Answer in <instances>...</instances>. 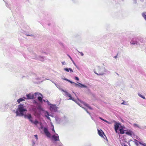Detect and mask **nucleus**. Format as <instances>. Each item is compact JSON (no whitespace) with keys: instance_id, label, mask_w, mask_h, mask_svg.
<instances>
[{"instance_id":"nucleus-1","label":"nucleus","mask_w":146,"mask_h":146,"mask_svg":"<svg viewBox=\"0 0 146 146\" xmlns=\"http://www.w3.org/2000/svg\"><path fill=\"white\" fill-rule=\"evenodd\" d=\"M25 111H27V110L24 108V105L20 104L18 105L16 113L17 115L23 116L24 115L23 112Z\"/></svg>"},{"instance_id":"nucleus-2","label":"nucleus","mask_w":146,"mask_h":146,"mask_svg":"<svg viewBox=\"0 0 146 146\" xmlns=\"http://www.w3.org/2000/svg\"><path fill=\"white\" fill-rule=\"evenodd\" d=\"M96 71L95 70L94 71V72L98 75H103L104 74V73L102 71V69L99 66L97 67L96 69Z\"/></svg>"},{"instance_id":"nucleus-3","label":"nucleus","mask_w":146,"mask_h":146,"mask_svg":"<svg viewBox=\"0 0 146 146\" xmlns=\"http://www.w3.org/2000/svg\"><path fill=\"white\" fill-rule=\"evenodd\" d=\"M57 107L55 105H52L50 106V109L51 111L56 112L57 111Z\"/></svg>"},{"instance_id":"nucleus-4","label":"nucleus","mask_w":146,"mask_h":146,"mask_svg":"<svg viewBox=\"0 0 146 146\" xmlns=\"http://www.w3.org/2000/svg\"><path fill=\"white\" fill-rule=\"evenodd\" d=\"M44 131L46 135L48 137H50V134L49 132L47 129L46 128H44Z\"/></svg>"},{"instance_id":"nucleus-5","label":"nucleus","mask_w":146,"mask_h":146,"mask_svg":"<svg viewBox=\"0 0 146 146\" xmlns=\"http://www.w3.org/2000/svg\"><path fill=\"white\" fill-rule=\"evenodd\" d=\"M27 98H25L24 97V98L25 99H33L34 98V95L33 94H31L30 93L28 94H27L26 95Z\"/></svg>"},{"instance_id":"nucleus-6","label":"nucleus","mask_w":146,"mask_h":146,"mask_svg":"<svg viewBox=\"0 0 146 146\" xmlns=\"http://www.w3.org/2000/svg\"><path fill=\"white\" fill-rule=\"evenodd\" d=\"M24 117L28 119L31 123H33V121L32 119V117L31 114H28L27 115H25Z\"/></svg>"},{"instance_id":"nucleus-7","label":"nucleus","mask_w":146,"mask_h":146,"mask_svg":"<svg viewBox=\"0 0 146 146\" xmlns=\"http://www.w3.org/2000/svg\"><path fill=\"white\" fill-rule=\"evenodd\" d=\"M64 92L65 93V95L66 96L69 97L70 98L69 99L72 100H74V98H72L70 94L68 93V92L66 91H64Z\"/></svg>"},{"instance_id":"nucleus-8","label":"nucleus","mask_w":146,"mask_h":146,"mask_svg":"<svg viewBox=\"0 0 146 146\" xmlns=\"http://www.w3.org/2000/svg\"><path fill=\"white\" fill-rule=\"evenodd\" d=\"M119 124L117 123L115 124L114 125V129L116 133L117 132V130L119 127Z\"/></svg>"},{"instance_id":"nucleus-9","label":"nucleus","mask_w":146,"mask_h":146,"mask_svg":"<svg viewBox=\"0 0 146 146\" xmlns=\"http://www.w3.org/2000/svg\"><path fill=\"white\" fill-rule=\"evenodd\" d=\"M57 136L54 135L52 136V137L53 139L55 141H57L59 140V137L58 135Z\"/></svg>"},{"instance_id":"nucleus-10","label":"nucleus","mask_w":146,"mask_h":146,"mask_svg":"<svg viewBox=\"0 0 146 146\" xmlns=\"http://www.w3.org/2000/svg\"><path fill=\"white\" fill-rule=\"evenodd\" d=\"M98 134L100 136L102 137H103V135L104 134V133L102 130H98Z\"/></svg>"},{"instance_id":"nucleus-11","label":"nucleus","mask_w":146,"mask_h":146,"mask_svg":"<svg viewBox=\"0 0 146 146\" xmlns=\"http://www.w3.org/2000/svg\"><path fill=\"white\" fill-rule=\"evenodd\" d=\"M25 99H24L23 98H20L17 100V102H18V104L20 103L21 102H22L23 101H24Z\"/></svg>"},{"instance_id":"nucleus-12","label":"nucleus","mask_w":146,"mask_h":146,"mask_svg":"<svg viewBox=\"0 0 146 146\" xmlns=\"http://www.w3.org/2000/svg\"><path fill=\"white\" fill-rule=\"evenodd\" d=\"M119 130L121 134H123L125 133L124 130L123 129V128L119 129Z\"/></svg>"},{"instance_id":"nucleus-13","label":"nucleus","mask_w":146,"mask_h":146,"mask_svg":"<svg viewBox=\"0 0 146 146\" xmlns=\"http://www.w3.org/2000/svg\"><path fill=\"white\" fill-rule=\"evenodd\" d=\"M78 83L80 85V86H79V87H81V88H82V87H84V88H87V86L85 85H84L80 83H78Z\"/></svg>"},{"instance_id":"nucleus-14","label":"nucleus","mask_w":146,"mask_h":146,"mask_svg":"<svg viewBox=\"0 0 146 146\" xmlns=\"http://www.w3.org/2000/svg\"><path fill=\"white\" fill-rule=\"evenodd\" d=\"M64 80H66V81H68V82H70L72 84H74V83H75L74 82H72L70 80H68V79H67L66 78H64Z\"/></svg>"},{"instance_id":"nucleus-15","label":"nucleus","mask_w":146,"mask_h":146,"mask_svg":"<svg viewBox=\"0 0 146 146\" xmlns=\"http://www.w3.org/2000/svg\"><path fill=\"white\" fill-rule=\"evenodd\" d=\"M38 100L40 101V102H42V98L41 97L38 96L37 98Z\"/></svg>"},{"instance_id":"nucleus-16","label":"nucleus","mask_w":146,"mask_h":146,"mask_svg":"<svg viewBox=\"0 0 146 146\" xmlns=\"http://www.w3.org/2000/svg\"><path fill=\"white\" fill-rule=\"evenodd\" d=\"M142 15L145 19L146 20V12L143 13H142Z\"/></svg>"},{"instance_id":"nucleus-17","label":"nucleus","mask_w":146,"mask_h":146,"mask_svg":"<svg viewBox=\"0 0 146 146\" xmlns=\"http://www.w3.org/2000/svg\"><path fill=\"white\" fill-rule=\"evenodd\" d=\"M84 104L85 106H86V107H88V108H89L90 109H92L86 103H84Z\"/></svg>"},{"instance_id":"nucleus-18","label":"nucleus","mask_w":146,"mask_h":146,"mask_svg":"<svg viewBox=\"0 0 146 146\" xmlns=\"http://www.w3.org/2000/svg\"><path fill=\"white\" fill-rule=\"evenodd\" d=\"M84 104L85 106H86V107H88V108H89L90 109H92L86 103H84Z\"/></svg>"},{"instance_id":"nucleus-19","label":"nucleus","mask_w":146,"mask_h":146,"mask_svg":"<svg viewBox=\"0 0 146 146\" xmlns=\"http://www.w3.org/2000/svg\"><path fill=\"white\" fill-rule=\"evenodd\" d=\"M133 126L134 127H138V128H139L140 127L139 126V125H138L136 124V123H134L133 124Z\"/></svg>"},{"instance_id":"nucleus-20","label":"nucleus","mask_w":146,"mask_h":146,"mask_svg":"<svg viewBox=\"0 0 146 146\" xmlns=\"http://www.w3.org/2000/svg\"><path fill=\"white\" fill-rule=\"evenodd\" d=\"M126 134L128 135H131V133L130 131H127L126 132Z\"/></svg>"},{"instance_id":"nucleus-21","label":"nucleus","mask_w":146,"mask_h":146,"mask_svg":"<svg viewBox=\"0 0 146 146\" xmlns=\"http://www.w3.org/2000/svg\"><path fill=\"white\" fill-rule=\"evenodd\" d=\"M33 123H34L35 125H36L37 123H38V121L36 120L34 122L33 121Z\"/></svg>"},{"instance_id":"nucleus-22","label":"nucleus","mask_w":146,"mask_h":146,"mask_svg":"<svg viewBox=\"0 0 146 146\" xmlns=\"http://www.w3.org/2000/svg\"><path fill=\"white\" fill-rule=\"evenodd\" d=\"M138 95L140 97H141L142 98H143L144 99H145V97L144 96H142V95H141V94H139Z\"/></svg>"},{"instance_id":"nucleus-23","label":"nucleus","mask_w":146,"mask_h":146,"mask_svg":"<svg viewBox=\"0 0 146 146\" xmlns=\"http://www.w3.org/2000/svg\"><path fill=\"white\" fill-rule=\"evenodd\" d=\"M99 118L100 119H101L102 120L105 121V122H106V123H108V121L106 120H105L103 119H102V118L101 117H99Z\"/></svg>"},{"instance_id":"nucleus-24","label":"nucleus","mask_w":146,"mask_h":146,"mask_svg":"<svg viewBox=\"0 0 146 146\" xmlns=\"http://www.w3.org/2000/svg\"><path fill=\"white\" fill-rule=\"evenodd\" d=\"M74 84H75V86L76 87H79V86H80V85H79V84H76V83H74Z\"/></svg>"},{"instance_id":"nucleus-25","label":"nucleus","mask_w":146,"mask_h":146,"mask_svg":"<svg viewBox=\"0 0 146 146\" xmlns=\"http://www.w3.org/2000/svg\"><path fill=\"white\" fill-rule=\"evenodd\" d=\"M139 143L141 145H143L144 146H146V144L145 143H141V142H139Z\"/></svg>"},{"instance_id":"nucleus-26","label":"nucleus","mask_w":146,"mask_h":146,"mask_svg":"<svg viewBox=\"0 0 146 146\" xmlns=\"http://www.w3.org/2000/svg\"><path fill=\"white\" fill-rule=\"evenodd\" d=\"M69 68H65L64 69V70L67 72H69Z\"/></svg>"},{"instance_id":"nucleus-27","label":"nucleus","mask_w":146,"mask_h":146,"mask_svg":"<svg viewBox=\"0 0 146 146\" xmlns=\"http://www.w3.org/2000/svg\"><path fill=\"white\" fill-rule=\"evenodd\" d=\"M122 146H127V145H125L124 143H122L121 144Z\"/></svg>"},{"instance_id":"nucleus-28","label":"nucleus","mask_w":146,"mask_h":146,"mask_svg":"<svg viewBox=\"0 0 146 146\" xmlns=\"http://www.w3.org/2000/svg\"><path fill=\"white\" fill-rule=\"evenodd\" d=\"M69 70L70 72H73V71L72 69L71 68H69Z\"/></svg>"},{"instance_id":"nucleus-29","label":"nucleus","mask_w":146,"mask_h":146,"mask_svg":"<svg viewBox=\"0 0 146 146\" xmlns=\"http://www.w3.org/2000/svg\"><path fill=\"white\" fill-rule=\"evenodd\" d=\"M75 79L77 80H79V78L77 77H75Z\"/></svg>"},{"instance_id":"nucleus-30","label":"nucleus","mask_w":146,"mask_h":146,"mask_svg":"<svg viewBox=\"0 0 146 146\" xmlns=\"http://www.w3.org/2000/svg\"><path fill=\"white\" fill-rule=\"evenodd\" d=\"M130 43H131V44H137V43H135L133 42H130Z\"/></svg>"},{"instance_id":"nucleus-31","label":"nucleus","mask_w":146,"mask_h":146,"mask_svg":"<svg viewBox=\"0 0 146 146\" xmlns=\"http://www.w3.org/2000/svg\"><path fill=\"white\" fill-rule=\"evenodd\" d=\"M79 52L80 53V54H81V55L82 56H83L84 55V54H83V53L82 52Z\"/></svg>"},{"instance_id":"nucleus-32","label":"nucleus","mask_w":146,"mask_h":146,"mask_svg":"<svg viewBox=\"0 0 146 146\" xmlns=\"http://www.w3.org/2000/svg\"><path fill=\"white\" fill-rule=\"evenodd\" d=\"M34 136L36 137V139L37 140L38 139L37 135H35Z\"/></svg>"},{"instance_id":"nucleus-33","label":"nucleus","mask_w":146,"mask_h":146,"mask_svg":"<svg viewBox=\"0 0 146 146\" xmlns=\"http://www.w3.org/2000/svg\"><path fill=\"white\" fill-rule=\"evenodd\" d=\"M83 108L86 111V112L88 113H89V112H88V111L85 108Z\"/></svg>"},{"instance_id":"nucleus-34","label":"nucleus","mask_w":146,"mask_h":146,"mask_svg":"<svg viewBox=\"0 0 146 146\" xmlns=\"http://www.w3.org/2000/svg\"><path fill=\"white\" fill-rule=\"evenodd\" d=\"M46 116L47 117V119H50V117H49L48 116H47V115H46Z\"/></svg>"},{"instance_id":"nucleus-35","label":"nucleus","mask_w":146,"mask_h":146,"mask_svg":"<svg viewBox=\"0 0 146 146\" xmlns=\"http://www.w3.org/2000/svg\"><path fill=\"white\" fill-rule=\"evenodd\" d=\"M68 56L69 57L70 59L72 60V58L69 55Z\"/></svg>"},{"instance_id":"nucleus-36","label":"nucleus","mask_w":146,"mask_h":146,"mask_svg":"<svg viewBox=\"0 0 146 146\" xmlns=\"http://www.w3.org/2000/svg\"><path fill=\"white\" fill-rule=\"evenodd\" d=\"M52 130L54 131V133H55L54 128L52 129Z\"/></svg>"},{"instance_id":"nucleus-37","label":"nucleus","mask_w":146,"mask_h":146,"mask_svg":"<svg viewBox=\"0 0 146 146\" xmlns=\"http://www.w3.org/2000/svg\"><path fill=\"white\" fill-rule=\"evenodd\" d=\"M72 62H73V64L75 65H76V64L74 63V61H73V60H72Z\"/></svg>"},{"instance_id":"nucleus-38","label":"nucleus","mask_w":146,"mask_h":146,"mask_svg":"<svg viewBox=\"0 0 146 146\" xmlns=\"http://www.w3.org/2000/svg\"><path fill=\"white\" fill-rule=\"evenodd\" d=\"M72 62H73V64L75 65H76V64L74 63V61H73V60H72Z\"/></svg>"},{"instance_id":"nucleus-39","label":"nucleus","mask_w":146,"mask_h":146,"mask_svg":"<svg viewBox=\"0 0 146 146\" xmlns=\"http://www.w3.org/2000/svg\"><path fill=\"white\" fill-rule=\"evenodd\" d=\"M72 62H73V64L75 65H76V64L74 63V61H73V60H72Z\"/></svg>"},{"instance_id":"nucleus-40","label":"nucleus","mask_w":146,"mask_h":146,"mask_svg":"<svg viewBox=\"0 0 146 146\" xmlns=\"http://www.w3.org/2000/svg\"><path fill=\"white\" fill-rule=\"evenodd\" d=\"M72 62H73V64L75 65H76V64L74 63V61H73V60H72Z\"/></svg>"},{"instance_id":"nucleus-41","label":"nucleus","mask_w":146,"mask_h":146,"mask_svg":"<svg viewBox=\"0 0 146 146\" xmlns=\"http://www.w3.org/2000/svg\"><path fill=\"white\" fill-rule=\"evenodd\" d=\"M39 94L40 95L42 96V95L41 94H40V93H39V94Z\"/></svg>"},{"instance_id":"nucleus-42","label":"nucleus","mask_w":146,"mask_h":146,"mask_svg":"<svg viewBox=\"0 0 146 146\" xmlns=\"http://www.w3.org/2000/svg\"><path fill=\"white\" fill-rule=\"evenodd\" d=\"M117 57V56H114V58H116Z\"/></svg>"},{"instance_id":"nucleus-43","label":"nucleus","mask_w":146,"mask_h":146,"mask_svg":"<svg viewBox=\"0 0 146 146\" xmlns=\"http://www.w3.org/2000/svg\"><path fill=\"white\" fill-rule=\"evenodd\" d=\"M35 94H38V93H35Z\"/></svg>"},{"instance_id":"nucleus-44","label":"nucleus","mask_w":146,"mask_h":146,"mask_svg":"<svg viewBox=\"0 0 146 146\" xmlns=\"http://www.w3.org/2000/svg\"><path fill=\"white\" fill-rule=\"evenodd\" d=\"M41 129H42V128H43V127H42V126H41Z\"/></svg>"},{"instance_id":"nucleus-45","label":"nucleus","mask_w":146,"mask_h":146,"mask_svg":"<svg viewBox=\"0 0 146 146\" xmlns=\"http://www.w3.org/2000/svg\"><path fill=\"white\" fill-rule=\"evenodd\" d=\"M62 63L63 64H64V63H63V62H62Z\"/></svg>"},{"instance_id":"nucleus-46","label":"nucleus","mask_w":146,"mask_h":146,"mask_svg":"<svg viewBox=\"0 0 146 146\" xmlns=\"http://www.w3.org/2000/svg\"><path fill=\"white\" fill-rule=\"evenodd\" d=\"M40 125H42V123H40Z\"/></svg>"},{"instance_id":"nucleus-47","label":"nucleus","mask_w":146,"mask_h":146,"mask_svg":"<svg viewBox=\"0 0 146 146\" xmlns=\"http://www.w3.org/2000/svg\"><path fill=\"white\" fill-rule=\"evenodd\" d=\"M48 116L49 115V114H48Z\"/></svg>"}]
</instances>
